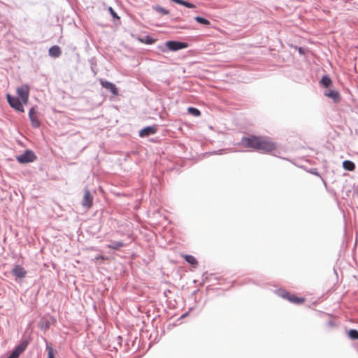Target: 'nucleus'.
Segmentation results:
<instances>
[{
	"instance_id": "nucleus-1",
	"label": "nucleus",
	"mask_w": 358,
	"mask_h": 358,
	"mask_svg": "<svg viewBox=\"0 0 358 358\" xmlns=\"http://www.w3.org/2000/svg\"><path fill=\"white\" fill-rule=\"evenodd\" d=\"M241 144L245 148H252L259 152H270L275 149L273 143L254 135L248 137L243 136L241 138Z\"/></svg>"
},
{
	"instance_id": "nucleus-2",
	"label": "nucleus",
	"mask_w": 358,
	"mask_h": 358,
	"mask_svg": "<svg viewBox=\"0 0 358 358\" xmlns=\"http://www.w3.org/2000/svg\"><path fill=\"white\" fill-rule=\"evenodd\" d=\"M17 161L20 164L33 162L36 159V156L31 150H27L24 153L17 157Z\"/></svg>"
},
{
	"instance_id": "nucleus-3",
	"label": "nucleus",
	"mask_w": 358,
	"mask_h": 358,
	"mask_svg": "<svg viewBox=\"0 0 358 358\" xmlns=\"http://www.w3.org/2000/svg\"><path fill=\"white\" fill-rule=\"evenodd\" d=\"M7 101L10 106L11 108L15 110L24 112V107L22 105V102L20 101L17 96H12L10 94H6Z\"/></svg>"
},
{
	"instance_id": "nucleus-4",
	"label": "nucleus",
	"mask_w": 358,
	"mask_h": 358,
	"mask_svg": "<svg viewBox=\"0 0 358 358\" xmlns=\"http://www.w3.org/2000/svg\"><path fill=\"white\" fill-rule=\"evenodd\" d=\"M17 94L20 97L22 102L24 104L27 103L29 95V86L27 84L17 88Z\"/></svg>"
},
{
	"instance_id": "nucleus-5",
	"label": "nucleus",
	"mask_w": 358,
	"mask_h": 358,
	"mask_svg": "<svg viewBox=\"0 0 358 358\" xmlns=\"http://www.w3.org/2000/svg\"><path fill=\"white\" fill-rule=\"evenodd\" d=\"M166 46L171 51H178L187 48L188 45L185 42L168 41L166 43Z\"/></svg>"
},
{
	"instance_id": "nucleus-6",
	"label": "nucleus",
	"mask_w": 358,
	"mask_h": 358,
	"mask_svg": "<svg viewBox=\"0 0 358 358\" xmlns=\"http://www.w3.org/2000/svg\"><path fill=\"white\" fill-rule=\"evenodd\" d=\"M157 129L158 125L157 124L145 127L139 131V136L144 138L153 135L157 133Z\"/></svg>"
},
{
	"instance_id": "nucleus-7",
	"label": "nucleus",
	"mask_w": 358,
	"mask_h": 358,
	"mask_svg": "<svg viewBox=\"0 0 358 358\" xmlns=\"http://www.w3.org/2000/svg\"><path fill=\"white\" fill-rule=\"evenodd\" d=\"M29 118L31 122V124L34 128H38L41 125V122L38 118L37 113L34 107L31 108L29 111Z\"/></svg>"
},
{
	"instance_id": "nucleus-8",
	"label": "nucleus",
	"mask_w": 358,
	"mask_h": 358,
	"mask_svg": "<svg viewBox=\"0 0 358 358\" xmlns=\"http://www.w3.org/2000/svg\"><path fill=\"white\" fill-rule=\"evenodd\" d=\"M93 204V196L88 189H85L82 205L83 207L90 208Z\"/></svg>"
},
{
	"instance_id": "nucleus-9",
	"label": "nucleus",
	"mask_w": 358,
	"mask_h": 358,
	"mask_svg": "<svg viewBox=\"0 0 358 358\" xmlns=\"http://www.w3.org/2000/svg\"><path fill=\"white\" fill-rule=\"evenodd\" d=\"M11 273L17 278L22 279L27 275V271L20 265H15L11 271Z\"/></svg>"
},
{
	"instance_id": "nucleus-10",
	"label": "nucleus",
	"mask_w": 358,
	"mask_h": 358,
	"mask_svg": "<svg viewBox=\"0 0 358 358\" xmlns=\"http://www.w3.org/2000/svg\"><path fill=\"white\" fill-rule=\"evenodd\" d=\"M100 84L101 85L105 88V89H107L108 90H110V92L113 94V95H117L118 94V90L117 88L116 87V86L115 85V84H113V83L111 82H109L108 80H100Z\"/></svg>"
},
{
	"instance_id": "nucleus-11",
	"label": "nucleus",
	"mask_w": 358,
	"mask_h": 358,
	"mask_svg": "<svg viewBox=\"0 0 358 358\" xmlns=\"http://www.w3.org/2000/svg\"><path fill=\"white\" fill-rule=\"evenodd\" d=\"M29 344V341L27 340H23L21 341L20 344H18L14 350L12 351L13 354H15V355L19 357V356L25 350L27 345Z\"/></svg>"
},
{
	"instance_id": "nucleus-12",
	"label": "nucleus",
	"mask_w": 358,
	"mask_h": 358,
	"mask_svg": "<svg viewBox=\"0 0 358 358\" xmlns=\"http://www.w3.org/2000/svg\"><path fill=\"white\" fill-rule=\"evenodd\" d=\"M324 95L331 99L334 102L338 103L341 100V96L338 91L335 90H329L324 92Z\"/></svg>"
},
{
	"instance_id": "nucleus-13",
	"label": "nucleus",
	"mask_w": 358,
	"mask_h": 358,
	"mask_svg": "<svg viewBox=\"0 0 358 358\" xmlns=\"http://www.w3.org/2000/svg\"><path fill=\"white\" fill-rule=\"evenodd\" d=\"M48 54L50 57L57 58L61 55L62 51L58 45H53L49 48Z\"/></svg>"
},
{
	"instance_id": "nucleus-14",
	"label": "nucleus",
	"mask_w": 358,
	"mask_h": 358,
	"mask_svg": "<svg viewBox=\"0 0 358 358\" xmlns=\"http://www.w3.org/2000/svg\"><path fill=\"white\" fill-rule=\"evenodd\" d=\"M125 244L122 241H112L106 247L115 250H119L121 248L124 247Z\"/></svg>"
},
{
	"instance_id": "nucleus-15",
	"label": "nucleus",
	"mask_w": 358,
	"mask_h": 358,
	"mask_svg": "<svg viewBox=\"0 0 358 358\" xmlns=\"http://www.w3.org/2000/svg\"><path fill=\"white\" fill-rule=\"evenodd\" d=\"M343 167L346 171H353L355 169V164L352 161L345 160L343 162Z\"/></svg>"
},
{
	"instance_id": "nucleus-16",
	"label": "nucleus",
	"mask_w": 358,
	"mask_h": 358,
	"mask_svg": "<svg viewBox=\"0 0 358 358\" xmlns=\"http://www.w3.org/2000/svg\"><path fill=\"white\" fill-rule=\"evenodd\" d=\"M288 301L296 304H301L305 301V299L302 297H298L294 294H289Z\"/></svg>"
},
{
	"instance_id": "nucleus-17",
	"label": "nucleus",
	"mask_w": 358,
	"mask_h": 358,
	"mask_svg": "<svg viewBox=\"0 0 358 358\" xmlns=\"http://www.w3.org/2000/svg\"><path fill=\"white\" fill-rule=\"evenodd\" d=\"M45 341L46 343L45 350L48 352V358H55L54 350L52 347V345L46 340Z\"/></svg>"
},
{
	"instance_id": "nucleus-18",
	"label": "nucleus",
	"mask_w": 358,
	"mask_h": 358,
	"mask_svg": "<svg viewBox=\"0 0 358 358\" xmlns=\"http://www.w3.org/2000/svg\"><path fill=\"white\" fill-rule=\"evenodd\" d=\"M320 83L324 87H328L331 83V78H329V76L327 75H324L321 80H320Z\"/></svg>"
},
{
	"instance_id": "nucleus-19",
	"label": "nucleus",
	"mask_w": 358,
	"mask_h": 358,
	"mask_svg": "<svg viewBox=\"0 0 358 358\" xmlns=\"http://www.w3.org/2000/svg\"><path fill=\"white\" fill-rule=\"evenodd\" d=\"M185 259L186 260V262H187L189 264H190L192 266H196L198 264V262L197 260L196 259V258L192 256V255H186L185 257H184Z\"/></svg>"
},
{
	"instance_id": "nucleus-20",
	"label": "nucleus",
	"mask_w": 358,
	"mask_h": 358,
	"mask_svg": "<svg viewBox=\"0 0 358 358\" xmlns=\"http://www.w3.org/2000/svg\"><path fill=\"white\" fill-rule=\"evenodd\" d=\"M276 294L282 299L288 300L289 293L287 290L284 289H279L276 290Z\"/></svg>"
},
{
	"instance_id": "nucleus-21",
	"label": "nucleus",
	"mask_w": 358,
	"mask_h": 358,
	"mask_svg": "<svg viewBox=\"0 0 358 358\" xmlns=\"http://www.w3.org/2000/svg\"><path fill=\"white\" fill-rule=\"evenodd\" d=\"M187 111L189 114L192 115L194 117H199L201 115L200 110L194 107H189L187 108Z\"/></svg>"
},
{
	"instance_id": "nucleus-22",
	"label": "nucleus",
	"mask_w": 358,
	"mask_h": 358,
	"mask_svg": "<svg viewBox=\"0 0 358 358\" xmlns=\"http://www.w3.org/2000/svg\"><path fill=\"white\" fill-rule=\"evenodd\" d=\"M155 39L150 37V36H145L144 38L140 39V41L148 45L153 44L155 42Z\"/></svg>"
},
{
	"instance_id": "nucleus-23",
	"label": "nucleus",
	"mask_w": 358,
	"mask_h": 358,
	"mask_svg": "<svg viewBox=\"0 0 358 358\" xmlns=\"http://www.w3.org/2000/svg\"><path fill=\"white\" fill-rule=\"evenodd\" d=\"M194 20L198 22L203 25H209L210 21L207 20L206 18H204L201 16H196L194 17Z\"/></svg>"
},
{
	"instance_id": "nucleus-24",
	"label": "nucleus",
	"mask_w": 358,
	"mask_h": 358,
	"mask_svg": "<svg viewBox=\"0 0 358 358\" xmlns=\"http://www.w3.org/2000/svg\"><path fill=\"white\" fill-rule=\"evenodd\" d=\"M348 336L352 340L358 339V331L356 329H350L348 331Z\"/></svg>"
},
{
	"instance_id": "nucleus-25",
	"label": "nucleus",
	"mask_w": 358,
	"mask_h": 358,
	"mask_svg": "<svg viewBox=\"0 0 358 358\" xmlns=\"http://www.w3.org/2000/svg\"><path fill=\"white\" fill-rule=\"evenodd\" d=\"M180 5H182L187 8H195L196 6L189 1H184V0H181V3H180Z\"/></svg>"
},
{
	"instance_id": "nucleus-26",
	"label": "nucleus",
	"mask_w": 358,
	"mask_h": 358,
	"mask_svg": "<svg viewBox=\"0 0 358 358\" xmlns=\"http://www.w3.org/2000/svg\"><path fill=\"white\" fill-rule=\"evenodd\" d=\"M156 10L159 12L161 14H163V15H167L169 14V10L163 7H161V6H157L156 8Z\"/></svg>"
},
{
	"instance_id": "nucleus-27",
	"label": "nucleus",
	"mask_w": 358,
	"mask_h": 358,
	"mask_svg": "<svg viewBox=\"0 0 358 358\" xmlns=\"http://www.w3.org/2000/svg\"><path fill=\"white\" fill-rule=\"evenodd\" d=\"M108 10L113 18H117V19L120 18V17L117 15L116 12L111 7H109Z\"/></svg>"
},
{
	"instance_id": "nucleus-28",
	"label": "nucleus",
	"mask_w": 358,
	"mask_h": 358,
	"mask_svg": "<svg viewBox=\"0 0 358 358\" xmlns=\"http://www.w3.org/2000/svg\"><path fill=\"white\" fill-rule=\"evenodd\" d=\"M309 172L313 175H315V176H320V173L317 171V169L314 168V169H311Z\"/></svg>"
},
{
	"instance_id": "nucleus-29",
	"label": "nucleus",
	"mask_w": 358,
	"mask_h": 358,
	"mask_svg": "<svg viewBox=\"0 0 358 358\" xmlns=\"http://www.w3.org/2000/svg\"><path fill=\"white\" fill-rule=\"evenodd\" d=\"M117 339L118 340V343L120 344V345L121 346L122 345V338L121 336H117Z\"/></svg>"
},
{
	"instance_id": "nucleus-30",
	"label": "nucleus",
	"mask_w": 358,
	"mask_h": 358,
	"mask_svg": "<svg viewBox=\"0 0 358 358\" xmlns=\"http://www.w3.org/2000/svg\"><path fill=\"white\" fill-rule=\"evenodd\" d=\"M7 358H17V357L15 355V354H13L12 352Z\"/></svg>"
},
{
	"instance_id": "nucleus-31",
	"label": "nucleus",
	"mask_w": 358,
	"mask_h": 358,
	"mask_svg": "<svg viewBox=\"0 0 358 358\" xmlns=\"http://www.w3.org/2000/svg\"><path fill=\"white\" fill-rule=\"evenodd\" d=\"M171 1L173 2H175L178 4H180V3H181V0H171Z\"/></svg>"
},
{
	"instance_id": "nucleus-32",
	"label": "nucleus",
	"mask_w": 358,
	"mask_h": 358,
	"mask_svg": "<svg viewBox=\"0 0 358 358\" xmlns=\"http://www.w3.org/2000/svg\"><path fill=\"white\" fill-rule=\"evenodd\" d=\"M48 327V324H45V325H43V327Z\"/></svg>"
},
{
	"instance_id": "nucleus-33",
	"label": "nucleus",
	"mask_w": 358,
	"mask_h": 358,
	"mask_svg": "<svg viewBox=\"0 0 358 358\" xmlns=\"http://www.w3.org/2000/svg\"><path fill=\"white\" fill-rule=\"evenodd\" d=\"M48 327V324H45V325H43V327Z\"/></svg>"
}]
</instances>
